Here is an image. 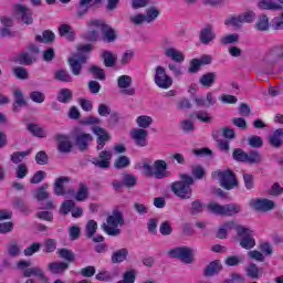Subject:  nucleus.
Here are the masks:
<instances>
[{
	"instance_id": "38",
	"label": "nucleus",
	"mask_w": 283,
	"mask_h": 283,
	"mask_svg": "<svg viewBox=\"0 0 283 283\" xmlns=\"http://www.w3.org/2000/svg\"><path fill=\"white\" fill-rule=\"evenodd\" d=\"M27 129L32 136H36V138H45L48 136V133L34 123L28 124Z\"/></svg>"
},
{
	"instance_id": "53",
	"label": "nucleus",
	"mask_w": 283,
	"mask_h": 283,
	"mask_svg": "<svg viewBox=\"0 0 283 283\" xmlns=\"http://www.w3.org/2000/svg\"><path fill=\"white\" fill-rule=\"evenodd\" d=\"M247 157H248V153L244 151V149H242V148H235L232 151V158L237 163H247Z\"/></svg>"
},
{
	"instance_id": "9",
	"label": "nucleus",
	"mask_w": 283,
	"mask_h": 283,
	"mask_svg": "<svg viewBox=\"0 0 283 283\" xmlns=\"http://www.w3.org/2000/svg\"><path fill=\"white\" fill-rule=\"evenodd\" d=\"M13 13L24 25H32L34 23L32 10L25 7V4H13Z\"/></svg>"
},
{
	"instance_id": "22",
	"label": "nucleus",
	"mask_w": 283,
	"mask_h": 283,
	"mask_svg": "<svg viewBox=\"0 0 283 283\" xmlns=\"http://www.w3.org/2000/svg\"><path fill=\"white\" fill-rule=\"evenodd\" d=\"M118 39V34H116V30H114L109 24H106L102 29V40L105 43H114Z\"/></svg>"
},
{
	"instance_id": "51",
	"label": "nucleus",
	"mask_w": 283,
	"mask_h": 283,
	"mask_svg": "<svg viewBox=\"0 0 283 283\" xmlns=\"http://www.w3.org/2000/svg\"><path fill=\"white\" fill-rule=\"evenodd\" d=\"M7 251H8V255H10V258H17L21 253V247L19 245L18 241L13 240L8 245Z\"/></svg>"
},
{
	"instance_id": "41",
	"label": "nucleus",
	"mask_w": 283,
	"mask_h": 283,
	"mask_svg": "<svg viewBox=\"0 0 283 283\" xmlns=\"http://www.w3.org/2000/svg\"><path fill=\"white\" fill-rule=\"evenodd\" d=\"M205 207H207V206H205L201 200H199V199L193 200L190 203V208H189L190 214L191 216H200V213H202V211H205Z\"/></svg>"
},
{
	"instance_id": "47",
	"label": "nucleus",
	"mask_w": 283,
	"mask_h": 283,
	"mask_svg": "<svg viewBox=\"0 0 283 283\" xmlns=\"http://www.w3.org/2000/svg\"><path fill=\"white\" fill-rule=\"evenodd\" d=\"M146 23H154L158 17H160V11L156 7H150L146 10Z\"/></svg>"
},
{
	"instance_id": "55",
	"label": "nucleus",
	"mask_w": 283,
	"mask_h": 283,
	"mask_svg": "<svg viewBox=\"0 0 283 283\" xmlns=\"http://www.w3.org/2000/svg\"><path fill=\"white\" fill-rule=\"evenodd\" d=\"M13 74L15 77H18L20 81H25L30 78V73H28V70L23 66H17L13 69Z\"/></svg>"
},
{
	"instance_id": "1",
	"label": "nucleus",
	"mask_w": 283,
	"mask_h": 283,
	"mask_svg": "<svg viewBox=\"0 0 283 283\" xmlns=\"http://www.w3.org/2000/svg\"><path fill=\"white\" fill-rule=\"evenodd\" d=\"M207 176V170L200 165H195L191 168V175L179 174L180 180L171 184L170 189L180 200H191L193 196V185L196 180H202Z\"/></svg>"
},
{
	"instance_id": "31",
	"label": "nucleus",
	"mask_w": 283,
	"mask_h": 283,
	"mask_svg": "<svg viewBox=\"0 0 283 283\" xmlns=\"http://www.w3.org/2000/svg\"><path fill=\"white\" fill-rule=\"evenodd\" d=\"M19 65H32V63H36V56L34 54H30L28 52H21L17 59Z\"/></svg>"
},
{
	"instance_id": "36",
	"label": "nucleus",
	"mask_w": 283,
	"mask_h": 283,
	"mask_svg": "<svg viewBox=\"0 0 283 283\" xmlns=\"http://www.w3.org/2000/svg\"><path fill=\"white\" fill-rule=\"evenodd\" d=\"M60 36H65L67 41H74L75 34L70 24H61L57 29Z\"/></svg>"
},
{
	"instance_id": "13",
	"label": "nucleus",
	"mask_w": 283,
	"mask_h": 283,
	"mask_svg": "<svg viewBox=\"0 0 283 283\" xmlns=\"http://www.w3.org/2000/svg\"><path fill=\"white\" fill-rule=\"evenodd\" d=\"M92 165L95 167H99V169H109V165L112 163V151L102 150L98 154V157H94L91 160Z\"/></svg>"
},
{
	"instance_id": "14",
	"label": "nucleus",
	"mask_w": 283,
	"mask_h": 283,
	"mask_svg": "<svg viewBox=\"0 0 283 283\" xmlns=\"http://www.w3.org/2000/svg\"><path fill=\"white\" fill-rule=\"evenodd\" d=\"M117 86L125 96H134L136 94V88L132 87V76L129 75L119 76L117 78Z\"/></svg>"
},
{
	"instance_id": "39",
	"label": "nucleus",
	"mask_w": 283,
	"mask_h": 283,
	"mask_svg": "<svg viewBox=\"0 0 283 283\" xmlns=\"http://www.w3.org/2000/svg\"><path fill=\"white\" fill-rule=\"evenodd\" d=\"M136 123L139 127V129H147L151 127V124L154 123V118L149 115H140L136 118Z\"/></svg>"
},
{
	"instance_id": "2",
	"label": "nucleus",
	"mask_w": 283,
	"mask_h": 283,
	"mask_svg": "<svg viewBox=\"0 0 283 283\" xmlns=\"http://www.w3.org/2000/svg\"><path fill=\"white\" fill-rule=\"evenodd\" d=\"M125 224V217L119 210H114L111 216L106 218V222L102 224V230L105 231L107 235L116 238L120 233L118 227Z\"/></svg>"
},
{
	"instance_id": "19",
	"label": "nucleus",
	"mask_w": 283,
	"mask_h": 283,
	"mask_svg": "<svg viewBox=\"0 0 283 283\" xmlns=\"http://www.w3.org/2000/svg\"><path fill=\"white\" fill-rule=\"evenodd\" d=\"M154 176L157 178V180H163V178H167V176H169L167 174V161L163 159H157L154 163Z\"/></svg>"
},
{
	"instance_id": "18",
	"label": "nucleus",
	"mask_w": 283,
	"mask_h": 283,
	"mask_svg": "<svg viewBox=\"0 0 283 283\" xmlns=\"http://www.w3.org/2000/svg\"><path fill=\"white\" fill-rule=\"evenodd\" d=\"M258 8H260V10L281 12V10H283V0H281V2H275L273 0H260L258 2Z\"/></svg>"
},
{
	"instance_id": "45",
	"label": "nucleus",
	"mask_w": 283,
	"mask_h": 283,
	"mask_svg": "<svg viewBox=\"0 0 283 283\" xmlns=\"http://www.w3.org/2000/svg\"><path fill=\"white\" fill-rule=\"evenodd\" d=\"M247 156L245 163H249V165H260L262 163V155L258 150H250Z\"/></svg>"
},
{
	"instance_id": "21",
	"label": "nucleus",
	"mask_w": 283,
	"mask_h": 283,
	"mask_svg": "<svg viewBox=\"0 0 283 283\" xmlns=\"http://www.w3.org/2000/svg\"><path fill=\"white\" fill-rule=\"evenodd\" d=\"M222 271V263L220 260L211 261L206 269L203 270L205 277H213V275H218Z\"/></svg>"
},
{
	"instance_id": "30",
	"label": "nucleus",
	"mask_w": 283,
	"mask_h": 283,
	"mask_svg": "<svg viewBox=\"0 0 283 283\" xmlns=\"http://www.w3.org/2000/svg\"><path fill=\"white\" fill-rule=\"evenodd\" d=\"M55 81H60L61 83H72L74 78L72 77V74L67 72L65 69H59L54 73Z\"/></svg>"
},
{
	"instance_id": "44",
	"label": "nucleus",
	"mask_w": 283,
	"mask_h": 283,
	"mask_svg": "<svg viewBox=\"0 0 283 283\" xmlns=\"http://www.w3.org/2000/svg\"><path fill=\"white\" fill-rule=\"evenodd\" d=\"M98 229V223L95 220H88L85 226V232L84 235L86 238L92 239L94 238V234L96 233V230Z\"/></svg>"
},
{
	"instance_id": "28",
	"label": "nucleus",
	"mask_w": 283,
	"mask_h": 283,
	"mask_svg": "<svg viewBox=\"0 0 283 283\" xmlns=\"http://www.w3.org/2000/svg\"><path fill=\"white\" fill-rule=\"evenodd\" d=\"M102 61L105 67H114L116 65V61L118 60V55L112 53V51H104L102 53Z\"/></svg>"
},
{
	"instance_id": "8",
	"label": "nucleus",
	"mask_w": 283,
	"mask_h": 283,
	"mask_svg": "<svg viewBox=\"0 0 283 283\" xmlns=\"http://www.w3.org/2000/svg\"><path fill=\"white\" fill-rule=\"evenodd\" d=\"M283 60V44H275L271 46L263 56V63L266 65H275Z\"/></svg>"
},
{
	"instance_id": "48",
	"label": "nucleus",
	"mask_w": 283,
	"mask_h": 283,
	"mask_svg": "<svg viewBox=\"0 0 283 283\" xmlns=\"http://www.w3.org/2000/svg\"><path fill=\"white\" fill-rule=\"evenodd\" d=\"M248 145L252 147V149H260L264 146V139L258 135H252L248 138Z\"/></svg>"
},
{
	"instance_id": "37",
	"label": "nucleus",
	"mask_w": 283,
	"mask_h": 283,
	"mask_svg": "<svg viewBox=\"0 0 283 283\" xmlns=\"http://www.w3.org/2000/svg\"><path fill=\"white\" fill-rule=\"evenodd\" d=\"M56 35L50 30L43 31L42 35H35L38 43H54Z\"/></svg>"
},
{
	"instance_id": "54",
	"label": "nucleus",
	"mask_w": 283,
	"mask_h": 283,
	"mask_svg": "<svg viewBox=\"0 0 283 283\" xmlns=\"http://www.w3.org/2000/svg\"><path fill=\"white\" fill-rule=\"evenodd\" d=\"M136 176L129 174L123 175V185L124 187H127V189H134V187H136Z\"/></svg>"
},
{
	"instance_id": "26",
	"label": "nucleus",
	"mask_w": 283,
	"mask_h": 283,
	"mask_svg": "<svg viewBox=\"0 0 283 283\" xmlns=\"http://www.w3.org/2000/svg\"><path fill=\"white\" fill-rule=\"evenodd\" d=\"M269 143L271 147H274L275 149H280L283 143V128H279L274 130V133L269 137Z\"/></svg>"
},
{
	"instance_id": "25",
	"label": "nucleus",
	"mask_w": 283,
	"mask_h": 283,
	"mask_svg": "<svg viewBox=\"0 0 283 283\" xmlns=\"http://www.w3.org/2000/svg\"><path fill=\"white\" fill-rule=\"evenodd\" d=\"M165 56H167L168 59H171V61H175V63L185 62V54L175 48H167L165 50Z\"/></svg>"
},
{
	"instance_id": "24",
	"label": "nucleus",
	"mask_w": 283,
	"mask_h": 283,
	"mask_svg": "<svg viewBox=\"0 0 283 283\" xmlns=\"http://www.w3.org/2000/svg\"><path fill=\"white\" fill-rule=\"evenodd\" d=\"M14 103H13V112H19L20 107H28V102L25 97H23V92L19 88L13 91Z\"/></svg>"
},
{
	"instance_id": "56",
	"label": "nucleus",
	"mask_w": 283,
	"mask_h": 283,
	"mask_svg": "<svg viewBox=\"0 0 283 283\" xmlns=\"http://www.w3.org/2000/svg\"><path fill=\"white\" fill-rule=\"evenodd\" d=\"M238 41H240V34L238 33L228 34L220 40L222 45H231L238 43Z\"/></svg>"
},
{
	"instance_id": "58",
	"label": "nucleus",
	"mask_w": 283,
	"mask_h": 283,
	"mask_svg": "<svg viewBox=\"0 0 283 283\" xmlns=\"http://www.w3.org/2000/svg\"><path fill=\"white\" fill-rule=\"evenodd\" d=\"M242 23H244L242 21V15H235V17H230L229 19H227L224 21L226 25H233V28H242Z\"/></svg>"
},
{
	"instance_id": "33",
	"label": "nucleus",
	"mask_w": 283,
	"mask_h": 283,
	"mask_svg": "<svg viewBox=\"0 0 283 283\" xmlns=\"http://www.w3.org/2000/svg\"><path fill=\"white\" fill-rule=\"evenodd\" d=\"M64 182H70V177H60L55 179V182H54L55 196H65V188L63 187Z\"/></svg>"
},
{
	"instance_id": "32",
	"label": "nucleus",
	"mask_w": 283,
	"mask_h": 283,
	"mask_svg": "<svg viewBox=\"0 0 283 283\" xmlns=\"http://www.w3.org/2000/svg\"><path fill=\"white\" fill-rule=\"evenodd\" d=\"M74 198L77 202H84V200L90 198V188H87L86 184H80V188Z\"/></svg>"
},
{
	"instance_id": "20",
	"label": "nucleus",
	"mask_w": 283,
	"mask_h": 283,
	"mask_svg": "<svg viewBox=\"0 0 283 283\" xmlns=\"http://www.w3.org/2000/svg\"><path fill=\"white\" fill-rule=\"evenodd\" d=\"M98 3H103V0H80L78 6L80 9L77 10V19H83L84 14L90 12V7L98 6Z\"/></svg>"
},
{
	"instance_id": "40",
	"label": "nucleus",
	"mask_w": 283,
	"mask_h": 283,
	"mask_svg": "<svg viewBox=\"0 0 283 283\" xmlns=\"http://www.w3.org/2000/svg\"><path fill=\"white\" fill-rule=\"evenodd\" d=\"M31 151L32 150L15 151L11 154L10 160L11 163H13V165H21V163H23V159L30 156Z\"/></svg>"
},
{
	"instance_id": "6",
	"label": "nucleus",
	"mask_w": 283,
	"mask_h": 283,
	"mask_svg": "<svg viewBox=\"0 0 283 283\" xmlns=\"http://www.w3.org/2000/svg\"><path fill=\"white\" fill-rule=\"evenodd\" d=\"M168 255L180 260L184 264H193V249L189 247H179L168 251Z\"/></svg>"
},
{
	"instance_id": "35",
	"label": "nucleus",
	"mask_w": 283,
	"mask_h": 283,
	"mask_svg": "<svg viewBox=\"0 0 283 283\" xmlns=\"http://www.w3.org/2000/svg\"><path fill=\"white\" fill-rule=\"evenodd\" d=\"M199 83H200V85H202V87H212L213 84L216 83V73L208 72V73L203 74L199 78Z\"/></svg>"
},
{
	"instance_id": "64",
	"label": "nucleus",
	"mask_w": 283,
	"mask_h": 283,
	"mask_svg": "<svg viewBox=\"0 0 283 283\" xmlns=\"http://www.w3.org/2000/svg\"><path fill=\"white\" fill-rule=\"evenodd\" d=\"M28 176V165L20 164L15 168V178H19L20 180L25 178Z\"/></svg>"
},
{
	"instance_id": "34",
	"label": "nucleus",
	"mask_w": 283,
	"mask_h": 283,
	"mask_svg": "<svg viewBox=\"0 0 283 283\" xmlns=\"http://www.w3.org/2000/svg\"><path fill=\"white\" fill-rule=\"evenodd\" d=\"M59 256L65 261V263L67 264H72V262H74V260H76V254L73 253L72 250L67 249V248H62L57 251Z\"/></svg>"
},
{
	"instance_id": "27",
	"label": "nucleus",
	"mask_w": 283,
	"mask_h": 283,
	"mask_svg": "<svg viewBox=\"0 0 283 283\" xmlns=\"http://www.w3.org/2000/svg\"><path fill=\"white\" fill-rule=\"evenodd\" d=\"M127 255H129V251L126 248L119 249L113 252L111 262L112 264H120V262H125V260H127Z\"/></svg>"
},
{
	"instance_id": "61",
	"label": "nucleus",
	"mask_w": 283,
	"mask_h": 283,
	"mask_svg": "<svg viewBox=\"0 0 283 283\" xmlns=\"http://www.w3.org/2000/svg\"><path fill=\"white\" fill-rule=\"evenodd\" d=\"M75 205L76 203L73 200H66L61 205L60 212L62 216H67V213L74 209Z\"/></svg>"
},
{
	"instance_id": "57",
	"label": "nucleus",
	"mask_w": 283,
	"mask_h": 283,
	"mask_svg": "<svg viewBox=\"0 0 283 283\" xmlns=\"http://www.w3.org/2000/svg\"><path fill=\"white\" fill-rule=\"evenodd\" d=\"M41 251V243L33 242L30 247L24 249L23 253L27 258L34 255V253H39Z\"/></svg>"
},
{
	"instance_id": "60",
	"label": "nucleus",
	"mask_w": 283,
	"mask_h": 283,
	"mask_svg": "<svg viewBox=\"0 0 283 283\" xmlns=\"http://www.w3.org/2000/svg\"><path fill=\"white\" fill-rule=\"evenodd\" d=\"M43 247H44V253H54V251H56L55 239H45Z\"/></svg>"
},
{
	"instance_id": "46",
	"label": "nucleus",
	"mask_w": 283,
	"mask_h": 283,
	"mask_svg": "<svg viewBox=\"0 0 283 283\" xmlns=\"http://www.w3.org/2000/svg\"><path fill=\"white\" fill-rule=\"evenodd\" d=\"M247 276L251 280H260V268L258 264L250 263L249 266L245 269Z\"/></svg>"
},
{
	"instance_id": "7",
	"label": "nucleus",
	"mask_w": 283,
	"mask_h": 283,
	"mask_svg": "<svg viewBox=\"0 0 283 283\" xmlns=\"http://www.w3.org/2000/svg\"><path fill=\"white\" fill-rule=\"evenodd\" d=\"M154 81H155V85H157V87H159L160 90H169V87L174 85V78L167 75L165 67L160 65L155 69Z\"/></svg>"
},
{
	"instance_id": "4",
	"label": "nucleus",
	"mask_w": 283,
	"mask_h": 283,
	"mask_svg": "<svg viewBox=\"0 0 283 283\" xmlns=\"http://www.w3.org/2000/svg\"><path fill=\"white\" fill-rule=\"evenodd\" d=\"M235 231L238 238H240V247L242 249H245L247 251H250V249H253L255 247V238H253V231L244 226H235Z\"/></svg>"
},
{
	"instance_id": "43",
	"label": "nucleus",
	"mask_w": 283,
	"mask_h": 283,
	"mask_svg": "<svg viewBox=\"0 0 283 283\" xmlns=\"http://www.w3.org/2000/svg\"><path fill=\"white\" fill-rule=\"evenodd\" d=\"M67 63L71 67V72H72L73 76H81L83 66L78 63V60L76 57H69Z\"/></svg>"
},
{
	"instance_id": "11",
	"label": "nucleus",
	"mask_w": 283,
	"mask_h": 283,
	"mask_svg": "<svg viewBox=\"0 0 283 283\" xmlns=\"http://www.w3.org/2000/svg\"><path fill=\"white\" fill-rule=\"evenodd\" d=\"M199 41L202 45H209L216 41V30L212 24H206L199 31Z\"/></svg>"
},
{
	"instance_id": "12",
	"label": "nucleus",
	"mask_w": 283,
	"mask_h": 283,
	"mask_svg": "<svg viewBox=\"0 0 283 283\" xmlns=\"http://www.w3.org/2000/svg\"><path fill=\"white\" fill-rule=\"evenodd\" d=\"M92 132H93V134H95V136H97L96 149L98 151H101L105 147V144L109 143V140H112V136L105 128H103L101 126H94L92 128Z\"/></svg>"
},
{
	"instance_id": "16",
	"label": "nucleus",
	"mask_w": 283,
	"mask_h": 283,
	"mask_svg": "<svg viewBox=\"0 0 283 283\" xmlns=\"http://www.w3.org/2000/svg\"><path fill=\"white\" fill-rule=\"evenodd\" d=\"M55 140L57 143V150L60 151V154H70V151H72V148L74 146L70 140V136L57 134L55 135Z\"/></svg>"
},
{
	"instance_id": "52",
	"label": "nucleus",
	"mask_w": 283,
	"mask_h": 283,
	"mask_svg": "<svg viewBox=\"0 0 283 283\" xmlns=\"http://www.w3.org/2000/svg\"><path fill=\"white\" fill-rule=\"evenodd\" d=\"M129 157L122 155L114 161L115 169H126L130 165Z\"/></svg>"
},
{
	"instance_id": "59",
	"label": "nucleus",
	"mask_w": 283,
	"mask_h": 283,
	"mask_svg": "<svg viewBox=\"0 0 283 283\" xmlns=\"http://www.w3.org/2000/svg\"><path fill=\"white\" fill-rule=\"evenodd\" d=\"M190 116H196V118H198V120L201 123H211V120H213V117L209 116L207 111H199L195 114H191Z\"/></svg>"
},
{
	"instance_id": "49",
	"label": "nucleus",
	"mask_w": 283,
	"mask_h": 283,
	"mask_svg": "<svg viewBox=\"0 0 283 283\" xmlns=\"http://www.w3.org/2000/svg\"><path fill=\"white\" fill-rule=\"evenodd\" d=\"M255 29L260 32H266L269 31V17L266 14H262L255 24Z\"/></svg>"
},
{
	"instance_id": "10",
	"label": "nucleus",
	"mask_w": 283,
	"mask_h": 283,
	"mask_svg": "<svg viewBox=\"0 0 283 283\" xmlns=\"http://www.w3.org/2000/svg\"><path fill=\"white\" fill-rule=\"evenodd\" d=\"M94 140L92 134L76 133L74 135V145L80 151H87L90 149V143Z\"/></svg>"
},
{
	"instance_id": "15",
	"label": "nucleus",
	"mask_w": 283,
	"mask_h": 283,
	"mask_svg": "<svg viewBox=\"0 0 283 283\" xmlns=\"http://www.w3.org/2000/svg\"><path fill=\"white\" fill-rule=\"evenodd\" d=\"M252 208L254 211H261V213H266L275 209V202L270 199H255L252 201Z\"/></svg>"
},
{
	"instance_id": "50",
	"label": "nucleus",
	"mask_w": 283,
	"mask_h": 283,
	"mask_svg": "<svg viewBox=\"0 0 283 283\" xmlns=\"http://www.w3.org/2000/svg\"><path fill=\"white\" fill-rule=\"evenodd\" d=\"M57 101L59 103L67 104L72 101V92L70 88H62L60 90L57 94Z\"/></svg>"
},
{
	"instance_id": "62",
	"label": "nucleus",
	"mask_w": 283,
	"mask_h": 283,
	"mask_svg": "<svg viewBox=\"0 0 283 283\" xmlns=\"http://www.w3.org/2000/svg\"><path fill=\"white\" fill-rule=\"evenodd\" d=\"M136 282V271L129 270L126 271L123 275V280L118 283H135Z\"/></svg>"
},
{
	"instance_id": "5",
	"label": "nucleus",
	"mask_w": 283,
	"mask_h": 283,
	"mask_svg": "<svg viewBox=\"0 0 283 283\" xmlns=\"http://www.w3.org/2000/svg\"><path fill=\"white\" fill-rule=\"evenodd\" d=\"M207 209L217 216H235V213H240L241 211L240 206L235 203L220 206V203L211 202L207 206Z\"/></svg>"
},
{
	"instance_id": "17",
	"label": "nucleus",
	"mask_w": 283,
	"mask_h": 283,
	"mask_svg": "<svg viewBox=\"0 0 283 283\" xmlns=\"http://www.w3.org/2000/svg\"><path fill=\"white\" fill-rule=\"evenodd\" d=\"M149 132L143 128H135L130 130V137L138 147H147V136Z\"/></svg>"
},
{
	"instance_id": "42",
	"label": "nucleus",
	"mask_w": 283,
	"mask_h": 283,
	"mask_svg": "<svg viewBox=\"0 0 283 283\" xmlns=\"http://www.w3.org/2000/svg\"><path fill=\"white\" fill-rule=\"evenodd\" d=\"M88 73L92 74L94 76V78H96L97 81H105V70H103L101 66L98 65H91L88 67Z\"/></svg>"
},
{
	"instance_id": "23",
	"label": "nucleus",
	"mask_w": 283,
	"mask_h": 283,
	"mask_svg": "<svg viewBox=\"0 0 283 283\" xmlns=\"http://www.w3.org/2000/svg\"><path fill=\"white\" fill-rule=\"evenodd\" d=\"M48 269L53 275H61L70 269V264L65 262H51L49 263Z\"/></svg>"
},
{
	"instance_id": "3",
	"label": "nucleus",
	"mask_w": 283,
	"mask_h": 283,
	"mask_svg": "<svg viewBox=\"0 0 283 283\" xmlns=\"http://www.w3.org/2000/svg\"><path fill=\"white\" fill-rule=\"evenodd\" d=\"M218 178L220 187L226 189V191H231V189H235L240 187V181H238V177L235 172L231 169L226 170H217L212 172V178Z\"/></svg>"
},
{
	"instance_id": "63",
	"label": "nucleus",
	"mask_w": 283,
	"mask_h": 283,
	"mask_svg": "<svg viewBox=\"0 0 283 283\" xmlns=\"http://www.w3.org/2000/svg\"><path fill=\"white\" fill-rule=\"evenodd\" d=\"M29 98H31L33 103L41 104L45 102V94L41 93L40 91H33L29 94Z\"/></svg>"
},
{
	"instance_id": "29",
	"label": "nucleus",
	"mask_w": 283,
	"mask_h": 283,
	"mask_svg": "<svg viewBox=\"0 0 283 283\" xmlns=\"http://www.w3.org/2000/svg\"><path fill=\"white\" fill-rule=\"evenodd\" d=\"M48 184H43L40 188H38L33 192V198L38 200V202H43V200H49L50 192H48Z\"/></svg>"
}]
</instances>
